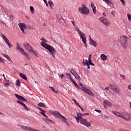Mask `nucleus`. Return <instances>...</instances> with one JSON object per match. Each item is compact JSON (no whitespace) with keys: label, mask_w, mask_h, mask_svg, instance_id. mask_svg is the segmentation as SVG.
Here are the masks:
<instances>
[{"label":"nucleus","mask_w":131,"mask_h":131,"mask_svg":"<svg viewBox=\"0 0 131 131\" xmlns=\"http://www.w3.org/2000/svg\"><path fill=\"white\" fill-rule=\"evenodd\" d=\"M1 55H2L5 58H6V59H7V60H8V61H10V62H11V63H13V61H12V60H11V58H10L9 57V55H7L6 54H3V53H2Z\"/></svg>","instance_id":"nucleus-19"},{"label":"nucleus","mask_w":131,"mask_h":131,"mask_svg":"<svg viewBox=\"0 0 131 131\" xmlns=\"http://www.w3.org/2000/svg\"><path fill=\"white\" fill-rule=\"evenodd\" d=\"M51 114H52V115H54V116H55V117H56V118H59V119H61V120H62V119H64L65 120V117L61 115V114H60V112L58 111H51Z\"/></svg>","instance_id":"nucleus-9"},{"label":"nucleus","mask_w":131,"mask_h":131,"mask_svg":"<svg viewBox=\"0 0 131 131\" xmlns=\"http://www.w3.org/2000/svg\"><path fill=\"white\" fill-rule=\"evenodd\" d=\"M72 101H73V102H74V103H75V104L77 103V102H76V99H72Z\"/></svg>","instance_id":"nucleus-56"},{"label":"nucleus","mask_w":131,"mask_h":131,"mask_svg":"<svg viewBox=\"0 0 131 131\" xmlns=\"http://www.w3.org/2000/svg\"><path fill=\"white\" fill-rule=\"evenodd\" d=\"M95 111L96 112H98V113H101V112H102V111L100 110H95Z\"/></svg>","instance_id":"nucleus-52"},{"label":"nucleus","mask_w":131,"mask_h":131,"mask_svg":"<svg viewBox=\"0 0 131 131\" xmlns=\"http://www.w3.org/2000/svg\"><path fill=\"white\" fill-rule=\"evenodd\" d=\"M86 66L88 67V69H90L91 68H90V64H89V62H86Z\"/></svg>","instance_id":"nucleus-51"},{"label":"nucleus","mask_w":131,"mask_h":131,"mask_svg":"<svg viewBox=\"0 0 131 131\" xmlns=\"http://www.w3.org/2000/svg\"><path fill=\"white\" fill-rule=\"evenodd\" d=\"M74 85L75 86V88H77V89H79V90H80V87H79V86H78V85L77 84V83H76V84H74Z\"/></svg>","instance_id":"nucleus-41"},{"label":"nucleus","mask_w":131,"mask_h":131,"mask_svg":"<svg viewBox=\"0 0 131 131\" xmlns=\"http://www.w3.org/2000/svg\"><path fill=\"white\" fill-rule=\"evenodd\" d=\"M75 29L76 31H77L80 37L82 40L83 42L84 43V45H85V47L86 48L88 43H86V36H85V34L79 30V29L78 28H76Z\"/></svg>","instance_id":"nucleus-7"},{"label":"nucleus","mask_w":131,"mask_h":131,"mask_svg":"<svg viewBox=\"0 0 131 131\" xmlns=\"http://www.w3.org/2000/svg\"><path fill=\"white\" fill-rule=\"evenodd\" d=\"M103 105L105 109H108V108H111L112 107V103L107 100L104 101Z\"/></svg>","instance_id":"nucleus-14"},{"label":"nucleus","mask_w":131,"mask_h":131,"mask_svg":"<svg viewBox=\"0 0 131 131\" xmlns=\"http://www.w3.org/2000/svg\"><path fill=\"white\" fill-rule=\"evenodd\" d=\"M78 11L83 15H89L90 14V9L84 5H82L78 7Z\"/></svg>","instance_id":"nucleus-3"},{"label":"nucleus","mask_w":131,"mask_h":131,"mask_svg":"<svg viewBox=\"0 0 131 131\" xmlns=\"http://www.w3.org/2000/svg\"><path fill=\"white\" fill-rule=\"evenodd\" d=\"M40 40H42L40 42V45L43 47V48L46 49V50H48L53 58H56L55 56V55H56V53L57 52L56 49H54V47H52L51 45H48L46 43L47 42V40H46L45 37L41 38Z\"/></svg>","instance_id":"nucleus-1"},{"label":"nucleus","mask_w":131,"mask_h":131,"mask_svg":"<svg viewBox=\"0 0 131 131\" xmlns=\"http://www.w3.org/2000/svg\"><path fill=\"white\" fill-rule=\"evenodd\" d=\"M120 2L122 3L123 6H125V1L124 0H120Z\"/></svg>","instance_id":"nucleus-43"},{"label":"nucleus","mask_w":131,"mask_h":131,"mask_svg":"<svg viewBox=\"0 0 131 131\" xmlns=\"http://www.w3.org/2000/svg\"><path fill=\"white\" fill-rule=\"evenodd\" d=\"M100 58L103 61H106V60H107L108 57H107V56L105 54H101V55H100Z\"/></svg>","instance_id":"nucleus-22"},{"label":"nucleus","mask_w":131,"mask_h":131,"mask_svg":"<svg viewBox=\"0 0 131 131\" xmlns=\"http://www.w3.org/2000/svg\"><path fill=\"white\" fill-rule=\"evenodd\" d=\"M109 6L111 7V8H114V5H113V3L112 2L110 5Z\"/></svg>","instance_id":"nucleus-45"},{"label":"nucleus","mask_w":131,"mask_h":131,"mask_svg":"<svg viewBox=\"0 0 131 131\" xmlns=\"http://www.w3.org/2000/svg\"><path fill=\"white\" fill-rule=\"evenodd\" d=\"M44 3L46 4L47 7H49V4H48V2L47 1V0H43Z\"/></svg>","instance_id":"nucleus-49"},{"label":"nucleus","mask_w":131,"mask_h":131,"mask_svg":"<svg viewBox=\"0 0 131 131\" xmlns=\"http://www.w3.org/2000/svg\"><path fill=\"white\" fill-rule=\"evenodd\" d=\"M77 116L78 118H80V120H81V118H82V117L81 116V113H77Z\"/></svg>","instance_id":"nucleus-36"},{"label":"nucleus","mask_w":131,"mask_h":131,"mask_svg":"<svg viewBox=\"0 0 131 131\" xmlns=\"http://www.w3.org/2000/svg\"><path fill=\"white\" fill-rule=\"evenodd\" d=\"M22 48V47L21 46L20 43H19L18 42H17L16 49L17 50V51H19V52H20L22 55L25 56L28 60H30V57H29V56H28V54H27V53L25 52L23 48Z\"/></svg>","instance_id":"nucleus-6"},{"label":"nucleus","mask_w":131,"mask_h":131,"mask_svg":"<svg viewBox=\"0 0 131 131\" xmlns=\"http://www.w3.org/2000/svg\"><path fill=\"white\" fill-rule=\"evenodd\" d=\"M80 109H81L82 112H84V110L83 109V108L81 107Z\"/></svg>","instance_id":"nucleus-62"},{"label":"nucleus","mask_w":131,"mask_h":131,"mask_svg":"<svg viewBox=\"0 0 131 131\" xmlns=\"http://www.w3.org/2000/svg\"><path fill=\"white\" fill-rule=\"evenodd\" d=\"M0 62H2L3 63H4V62H5V60H4V59H3V58L0 57Z\"/></svg>","instance_id":"nucleus-53"},{"label":"nucleus","mask_w":131,"mask_h":131,"mask_svg":"<svg viewBox=\"0 0 131 131\" xmlns=\"http://www.w3.org/2000/svg\"><path fill=\"white\" fill-rule=\"evenodd\" d=\"M4 85H5V86H6L7 88H9V86H10V83H5V84H4Z\"/></svg>","instance_id":"nucleus-48"},{"label":"nucleus","mask_w":131,"mask_h":131,"mask_svg":"<svg viewBox=\"0 0 131 131\" xmlns=\"http://www.w3.org/2000/svg\"><path fill=\"white\" fill-rule=\"evenodd\" d=\"M59 77H60V78L62 79L63 77H64V75L63 74H62L61 75V77L59 76Z\"/></svg>","instance_id":"nucleus-61"},{"label":"nucleus","mask_w":131,"mask_h":131,"mask_svg":"<svg viewBox=\"0 0 131 131\" xmlns=\"http://www.w3.org/2000/svg\"><path fill=\"white\" fill-rule=\"evenodd\" d=\"M89 65H92V66H95V64L92 62V60H89Z\"/></svg>","instance_id":"nucleus-39"},{"label":"nucleus","mask_w":131,"mask_h":131,"mask_svg":"<svg viewBox=\"0 0 131 131\" xmlns=\"http://www.w3.org/2000/svg\"><path fill=\"white\" fill-rule=\"evenodd\" d=\"M43 120H45L46 122H47V123H55L54 121H52L51 120H50L49 118H48V117L46 118H44Z\"/></svg>","instance_id":"nucleus-21"},{"label":"nucleus","mask_w":131,"mask_h":131,"mask_svg":"<svg viewBox=\"0 0 131 131\" xmlns=\"http://www.w3.org/2000/svg\"><path fill=\"white\" fill-rule=\"evenodd\" d=\"M5 43H7V45H8L9 43H10V41H9L8 40L7 41L5 42Z\"/></svg>","instance_id":"nucleus-63"},{"label":"nucleus","mask_w":131,"mask_h":131,"mask_svg":"<svg viewBox=\"0 0 131 131\" xmlns=\"http://www.w3.org/2000/svg\"><path fill=\"white\" fill-rule=\"evenodd\" d=\"M127 17H128V19L129 20V21H131V15L129 14V13L127 14Z\"/></svg>","instance_id":"nucleus-40"},{"label":"nucleus","mask_w":131,"mask_h":131,"mask_svg":"<svg viewBox=\"0 0 131 131\" xmlns=\"http://www.w3.org/2000/svg\"><path fill=\"white\" fill-rule=\"evenodd\" d=\"M70 71L71 73L74 75V76H75L77 74V73H76V72H75V71L73 70V69L70 70Z\"/></svg>","instance_id":"nucleus-27"},{"label":"nucleus","mask_w":131,"mask_h":131,"mask_svg":"<svg viewBox=\"0 0 131 131\" xmlns=\"http://www.w3.org/2000/svg\"><path fill=\"white\" fill-rule=\"evenodd\" d=\"M37 108L39 110H40V111H41V112L43 111V110L41 109V108H40L38 106L37 107Z\"/></svg>","instance_id":"nucleus-58"},{"label":"nucleus","mask_w":131,"mask_h":131,"mask_svg":"<svg viewBox=\"0 0 131 131\" xmlns=\"http://www.w3.org/2000/svg\"><path fill=\"white\" fill-rule=\"evenodd\" d=\"M90 39H89L90 45H91V46H93L96 48L97 47V42L93 40L91 37V36H90Z\"/></svg>","instance_id":"nucleus-17"},{"label":"nucleus","mask_w":131,"mask_h":131,"mask_svg":"<svg viewBox=\"0 0 131 131\" xmlns=\"http://www.w3.org/2000/svg\"><path fill=\"white\" fill-rule=\"evenodd\" d=\"M24 47L26 51H28V52H29V53H31L33 54V55H34L36 56V57H37V54H36V52L35 51H33V48L31 47V46L29 43H27L26 42H24Z\"/></svg>","instance_id":"nucleus-4"},{"label":"nucleus","mask_w":131,"mask_h":131,"mask_svg":"<svg viewBox=\"0 0 131 131\" xmlns=\"http://www.w3.org/2000/svg\"><path fill=\"white\" fill-rule=\"evenodd\" d=\"M80 123L81 124H83V125H85L86 127H90L92 125L91 122H89L87 119L81 118L80 120Z\"/></svg>","instance_id":"nucleus-11"},{"label":"nucleus","mask_w":131,"mask_h":131,"mask_svg":"<svg viewBox=\"0 0 131 131\" xmlns=\"http://www.w3.org/2000/svg\"><path fill=\"white\" fill-rule=\"evenodd\" d=\"M82 63L83 65H84V66H86V62L85 61V60H84V59H83V61Z\"/></svg>","instance_id":"nucleus-47"},{"label":"nucleus","mask_w":131,"mask_h":131,"mask_svg":"<svg viewBox=\"0 0 131 131\" xmlns=\"http://www.w3.org/2000/svg\"><path fill=\"white\" fill-rule=\"evenodd\" d=\"M71 23H72V24L73 25V26L75 27L76 26V24L75 21L72 20Z\"/></svg>","instance_id":"nucleus-46"},{"label":"nucleus","mask_w":131,"mask_h":131,"mask_svg":"<svg viewBox=\"0 0 131 131\" xmlns=\"http://www.w3.org/2000/svg\"><path fill=\"white\" fill-rule=\"evenodd\" d=\"M71 80L73 82L74 84H75L76 83V82H75V81H74V80H73V79H72Z\"/></svg>","instance_id":"nucleus-55"},{"label":"nucleus","mask_w":131,"mask_h":131,"mask_svg":"<svg viewBox=\"0 0 131 131\" xmlns=\"http://www.w3.org/2000/svg\"><path fill=\"white\" fill-rule=\"evenodd\" d=\"M79 84L80 86H82V88H80V90H81L82 91H83V92H84L88 95H90V96H92V97H95V94H94L93 92L88 89V88L83 86V84L80 82V81H79Z\"/></svg>","instance_id":"nucleus-8"},{"label":"nucleus","mask_w":131,"mask_h":131,"mask_svg":"<svg viewBox=\"0 0 131 131\" xmlns=\"http://www.w3.org/2000/svg\"><path fill=\"white\" fill-rule=\"evenodd\" d=\"M99 20L105 26V27H109V25H110V21H109L107 18L102 16L100 17Z\"/></svg>","instance_id":"nucleus-10"},{"label":"nucleus","mask_w":131,"mask_h":131,"mask_svg":"<svg viewBox=\"0 0 131 131\" xmlns=\"http://www.w3.org/2000/svg\"><path fill=\"white\" fill-rule=\"evenodd\" d=\"M26 27H27V29H28V30H34V28L33 27H31L29 25H27Z\"/></svg>","instance_id":"nucleus-28"},{"label":"nucleus","mask_w":131,"mask_h":131,"mask_svg":"<svg viewBox=\"0 0 131 131\" xmlns=\"http://www.w3.org/2000/svg\"><path fill=\"white\" fill-rule=\"evenodd\" d=\"M1 36H2V38H3L5 42H6V41L9 40V39H8V38H7V37L6 36V35H5V34H1Z\"/></svg>","instance_id":"nucleus-24"},{"label":"nucleus","mask_w":131,"mask_h":131,"mask_svg":"<svg viewBox=\"0 0 131 131\" xmlns=\"http://www.w3.org/2000/svg\"><path fill=\"white\" fill-rule=\"evenodd\" d=\"M66 75L67 77L68 78H69L71 80L72 79H72V77H71V75L70 74V73H66Z\"/></svg>","instance_id":"nucleus-30"},{"label":"nucleus","mask_w":131,"mask_h":131,"mask_svg":"<svg viewBox=\"0 0 131 131\" xmlns=\"http://www.w3.org/2000/svg\"><path fill=\"white\" fill-rule=\"evenodd\" d=\"M111 14H112V15H113V17H115V14H114V12L112 11Z\"/></svg>","instance_id":"nucleus-60"},{"label":"nucleus","mask_w":131,"mask_h":131,"mask_svg":"<svg viewBox=\"0 0 131 131\" xmlns=\"http://www.w3.org/2000/svg\"><path fill=\"white\" fill-rule=\"evenodd\" d=\"M123 119H125L127 121H131V115L128 113H124L123 114V116H122Z\"/></svg>","instance_id":"nucleus-12"},{"label":"nucleus","mask_w":131,"mask_h":131,"mask_svg":"<svg viewBox=\"0 0 131 131\" xmlns=\"http://www.w3.org/2000/svg\"><path fill=\"white\" fill-rule=\"evenodd\" d=\"M103 118L104 119H106V120H109L110 119V118L108 117V116L104 115L103 117Z\"/></svg>","instance_id":"nucleus-37"},{"label":"nucleus","mask_w":131,"mask_h":131,"mask_svg":"<svg viewBox=\"0 0 131 131\" xmlns=\"http://www.w3.org/2000/svg\"><path fill=\"white\" fill-rule=\"evenodd\" d=\"M48 4H49L50 7H51V8H52V7H54V3H53V2L49 1L48 2Z\"/></svg>","instance_id":"nucleus-35"},{"label":"nucleus","mask_w":131,"mask_h":131,"mask_svg":"<svg viewBox=\"0 0 131 131\" xmlns=\"http://www.w3.org/2000/svg\"><path fill=\"white\" fill-rule=\"evenodd\" d=\"M112 113H113V114H115V115H116V116H118V117H121V118H122V116L123 115V112H116L115 111H113Z\"/></svg>","instance_id":"nucleus-16"},{"label":"nucleus","mask_w":131,"mask_h":131,"mask_svg":"<svg viewBox=\"0 0 131 131\" xmlns=\"http://www.w3.org/2000/svg\"><path fill=\"white\" fill-rule=\"evenodd\" d=\"M77 120V122H78V123H79V122H80V119L78 118L76 119Z\"/></svg>","instance_id":"nucleus-54"},{"label":"nucleus","mask_w":131,"mask_h":131,"mask_svg":"<svg viewBox=\"0 0 131 131\" xmlns=\"http://www.w3.org/2000/svg\"><path fill=\"white\" fill-rule=\"evenodd\" d=\"M7 45L9 47L10 49H11V48H12V47H13V45H12V43H11V42H10Z\"/></svg>","instance_id":"nucleus-44"},{"label":"nucleus","mask_w":131,"mask_h":131,"mask_svg":"<svg viewBox=\"0 0 131 131\" xmlns=\"http://www.w3.org/2000/svg\"><path fill=\"white\" fill-rule=\"evenodd\" d=\"M57 19H58V20H62V19H63V17H61V15H58L57 16Z\"/></svg>","instance_id":"nucleus-38"},{"label":"nucleus","mask_w":131,"mask_h":131,"mask_svg":"<svg viewBox=\"0 0 131 131\" xmlns=\"http://www.w3.org/2000/svg\"><path fill=\"white\" fill-rule=\"evenodd\" d=\"M18 26L22 31L23 33H24V29H26V25L24 23H19L18 24Z\"/></svg>","instance_id":"nucleus-15"},{"label":"nucleus","mask_w":131,"mask_h":131,"mask_svg":"<svg viewBox=\"0 0 131 131\" xmlns=\"http://www.w3.org/2000/svg\"><path fill=\"white\" fill-rule=\"evenodd\" d=\"M30 10L32 14H34V8L33 6H30Z\"/></svg>","instance_id":"nucleus-32"},{"label":"nucleus","mask_w":131,"mask_h":131,"mask_svg":"<svg viewBox=\"0 0 131 131\" xmlns=\"http://www.w3.org/2000/svg\"><path fill=\"white\" fill-rule=\"evenodd\" d=\"M40 114H41V115H42L46 118H48V116L46 115V113H45V111L41 112Z\"/></svg>","instance_id":"nucleus-31"},{"label":"nucleus","mask_w":131,"mask_h":131,"mask_svg":"<svg viewBox=\"0 0 131 131\" xmlns=\"http://www.w3.org/2000/svg\"><path fill=\"white\" fill-rule=\"evenodd\" d=\"M91 59H92V54H90L89 56V59H88L89 61L92 60Z\"/></svg>","instance_id":"nucleus-50"},{"label":"nucleus","mask_w":131,"mask_h":131,"mask_svg":"<svg viewBox=\"0 0 131 131\" xmlns=\"http://www.w3.org/2000/svg\"><path fill=\"white\" fill-rule=\"evenodd\" d=\"M15 96L16 98H17V99H18V100H16L17 103H18V104H20V105H22L25 110H26V111H29L30 110L27 108V105L26 104L23 103V102H27V100H26V99L23 97V96H20L17 94H15Z\"/></svg>","instance_id":"nucleus-2"},{"label":"nucleus","mask_w":131,"mask_h":131,"mask_svg":"<svg viewBox=\"0 0 131 131\" xmlns=\"http://www.w3.org/2000/svg\"><path fill=\"white\" fill-rule=\"evenodd\" d=\"M120 77H122V79H125V76L124 75H120Z\"/></svg>","instance_id":"nucleus-42"},{"label":"nucleus","mask_w":131,"mask_h":131,"mask_svg":"<svg viewBox=\"0 0 131 131\" xmlns=\"http://www.w3.org/2000/svg\"><path fill=\"white\" fill-rule=\"evenodd\" d=\"M49 88L50 89V90H51V91L53 92V93H55V94H58V91H56V90H55V88L52 86H49Z\"/></svg>","instance_id":"nucleus-29"},{"label":"nucleus","mask_w":131,"mask_h":131,"mask_svg":"<svg viewBox=\"0 0 131 131\" xmlns=\"http://www.w3.org/2000/svg\"><path fill=\"white\" fill-rule=\"evenodd\" d=\"M61 121H63V122H64L66 125H67L68 126H70V125L69 124V123L67 122V119H66V118H65V119H62Z\"/></svg>","instance_id":"nucleus-25"},{"label":"nucleus","mask_w":131,"mask_h":131,"mask_svg":"<svg viewBox=\"0 0 131 131\" xmlns=\"http://www.w3.org/2000/svg\"><path fill=\"white\" fill-rule=\"evenodd\" d=\"M129 37L126 36H122L120 37V39H118V41L122 45V47L125 49L126 47H127V39H128Z\"/></svg>","instance_id":"nucleus-5"},{"label":"nucleus","mask_w":131,"mask_h":131,"mask_svg":"<svg viewBox=\"0 0 131 131\" xmlns=\"http://www.w3.org/2000/svg\"><path fill=\"white\" fill-rule=\"evenodd\" d=\"M103 2H105V3L106 4L107 6H109V5L111 4V3H112V1L111 0H102Z\"/></svg>","instance_id":"nucleus-26"},{"label":"nucleus","mask_w":131,"mask_h":131,"mask_svg":"<svg viewBox=\"0 0 131 131\" xmlns=\"http://www.w3.org/2000/svg\"><path fill=\"white\" fill-rule=\"evenodd\" d=\"M16 86H21V82H20V80H16Z\"/></svg>","instance_id":"nucleus-33"},{"label":"nucleus","mask_w":131,"mask_h":131,"mask_svg":"<svg viewBox=\"0 0 131 131\" xmlns=\"http://www.w3.org/2000/svg\"><path fill=\"white\" fill-rule=\"evenodd\" d=\"M3 77H4V79H5V80H6V81H8L7 80V79L6 78V77L5 76V74H3Z\"/></svg>","instance_id":"nucleus-59"},{"label":"nucleus","mask_w":131,"mask_h":131,"mask_svg":"<svg viewBox=\"0 0 131 131\" xmlns=\"http://www.w3.org/2000/svg\"><path fill=\"white\" fill-rule=\"evenodd\" d=\"M130 86H131V85H128V89H129V90H130L131 89Z\"/></svg>","instance_id":"nucleus-64"},{"label":"nucleus","mask_w":131,"mask_h":131,"mask_svg":"<svg viewBox=\"0 0 131 131\" xmlns=\"http://www.w3.org/2000/svg\"><path fill=\"white\" fill-rule=\"evenodd\" d=\"M110 89V87H106L105 88V90H106V91H109Z\"/></svg>","instance_id":"nucleus-57"},{"label":"nucleus","mask_w":131,"mask_h":131,"mask_svg":"<svg viewBox=\"0 0 131 131\" xmlns=\"http://www.w3.org/2000/svg\"><path fill=\"white\" fill-rule=\"evenodd\" d=\"M91 7H92V10L93 11L94 14H96V13L97 12V8H96V6H95V4L93 2L91 3Z\"/></svg>","instance_id":"nucleus-18"},{"label":"nucleus","mask_w":131,"mask_h":131,"mask_svg":"<svg viewBox=\"0 0 131 131\" xmlns=\"http://www.w3.org/2000/svg\"><path fill=\"white\" fill-rule=\"evenodd\" d=\"M19 76L21 77V78H23V79H24L25 80H27V77H26V75H25L24 74L20 73H19Z\"/></svg>","instance_id":"nucleus-20"},{"label":"nucleus","mask_w":131,"mask_h":131,"mask_svg":"<svg viewBox=\"0 0 131 131\" xmlns=\"http://www.w3.org/2000/svg\"><path fill=\"white\" fill-rule=\"evenodd\" d=\"M110 90L112 92H113V93L119 95V90L114 84H110Z\"/></svg>","instance_id":"nucleus-13"},{"label":"nucleus","mask_w":131,"mask_h":131,"mask_svg":"<svg viewBox=\"0 0 131 131\" xmlns=\"http://www.w3.org/2000/svg\"><path fill=\"white\" fill-rule=\"evenodd\" d=\"M38 107H44L45 108H48L46 104L43 103V102H40L38 104Z\"/></svg>","instance_id":"nucleus-23"},{"label":"nucleus","mask_w":131,"mask_h":131,"mask_svg":"<svg viewBox=\"0 0 131 131\" xmlns=\"http://www.w3.org/2000/svg\"><path fill=\"white\" fill-rule=\"evenodd\" d=\"M74 76L76 79H77L79 81H80V76L78 75V74L77 73Z\"/></svg>","instance_id":"nucleus-34"}]
</instances>
